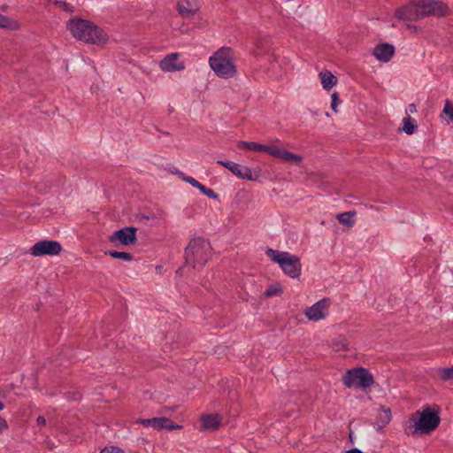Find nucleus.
I'll return each instance as SVG.
<instances>
[{
	"label": "nucleus",
	"instance_id": "3",
	"mask_svg": "<svg viewBox=\"0 0 453 453\" xmlns=\"http://www.w3.org/2000/svg\"><path fill=\"white\" fill-rule=\"evenodd\" d=\"M209 64L215 74L222 79H229L237 73L233 51L230 47H221L209 58Z\"/></svg>",
	"mask_w": 453,
	"mask_h": 453
},
{
	"label": "nucleus",
	"instance_id": "20",
	"mask_svg": "<svg viewBox=\"0 0 453 453\" xmlns=\"http://www.w3.org/2000/svg\"><path fill=\"white\" fill-rule=\"evenodd\" d=\"M356 215V211H347L343 213H340L337 215V219L339 222L348 227H351L354 226L353 217Z\"/></svg>",
	"mask_w": 453,
	"mask_h": 453
},
{
	"label": "nucleus",
	"instance_id": "36",
	"mask_svg": "<svg viewBox=\"0 0 453 453\" xmlns=\"http://www.w3.org/2000/svg\"><path fill=\"white\" fill-rule=\"evenodd\" d=\"M195 188H197L201 193L205 192V190L207 188V187H205L204 185L201 184L199 181L197 182V184L196 185Z\"/></svg>",
	"mask_w": 453,
	"mask_h": 453
},
{
	"label": "nucleus",
	"instance_id": "31",
	"mask_svg": "<svg viewBox=\"0 0 453 453\" xmlns=\"http://www.w3.org/2000/svg\"><path fill=\"white\" fill-rule=\"evenodd\" d=\"M100 453H125L123 449H121L119 447L111 446L110 448L105 447L104 449L101 450Z\"/></svg>",
	"mask_w": 453,
	"mask_h": 453
},
{
	"label": "nucleus",
	"instance_id": "15",
	"mask_svg": "<svg viewBox=\"0 0 453 453\" xmlns=\"http://www.w3.org/2000/svg\"><path fill=\"white\" fill-rule=\"evenodd\" d=\"M179 58L178 53H171L168 54L163 60L160 62V67L163 71L165 72H174L180 71L184 68L183 63H177V59Z\"/></svg>",
	"mask_w": 453,
	"mask_h": 453
},
{
	"label": "nucleus",
	"instance_id": "40",
	"mask_svg": "<svg viewBox=\"0 0 453 453\" xmlns=\"http://www.w3.org/2000/svg\"><path fill=\"white\" fill-rule=\"evenodd\" d=\"M4 405L2 402H0V411H2L4 409Z\"/></svg>",
	"mask_w": 453,
	"mask_h": 453
},
{
	"label": "nucleus",
	"instance_id": "13",
	"mask_svg": "<svg viewBox=\"0 0 453 453\" xmlns=\"http://www.w3.org/2000/svg\"><path fill=\"white\" fill-rule=\"evenodd\" d=\"M200 9L198 0H185V3H177V11L182 18H192Z\"/></svg>",
	"mask_w": 453,
	"mask_h": 453
},
{
	"label": "nucleus",
	"instance_id": "1",
	"mask_svg": "<svg viewBox=\"0 0 453 453\" xmlns=\"http://www.w3.org/2000/svg\"><path fill=\"white\" fill-rule=\"evenodd\" d=\"M66 27L74 38L88 43L104 44L108 40V35L104 30L88 19H71L67 22Z\"/></svg>",
	"mask_w": 453,
	"mask_h": 453
},
{
	"label": "nucleus",
	"instance_id": "37",
	"mask_svg": "<svg viewBox=\"0 0 453 453\" xmlns=\"http://www.w3.org/2000/svg\"><path fill=\"white\" fill-rule=\"evenodd\" d=\"M406 27L411 31V32H417L418 31V27L414 25H411V24H407L406 25Z\"/></svg>",
	"mask_w": 453,
	"mask_h": 453
},
{
	"label": "nucleus",
	"instance_id": "10",
	"mask_svg": "<svg viewBox=\"0 0 453 453\" xmlns=\"http://www.w3.org/2000/svg\"><path fill=\"white\" fill-rule=\"evenodd\" d=\"M329 298H323L316 302L312 306L308 307L305 311L306 317L312 321L323 319L328 314Z\"/></svg>",
	"mask_w": 453,
	"mask_h": 453
},
{
	"label": "nucleus",
	"instance_id": "35",
	"mask_svg": "<svg viewBox=\"0 0 453 453\" xmlns=\"http://www.w3.org/2000/svg\"><path fill=\"white\" fill-rule=\"evenodd\" d=\"M38 426H44L46 425V419L42 416H39L36 419Z\"/></svg>",
	"mask_w": 453,
	"mask_h": 453
},
{
	"label": "nucleus",
	"instance_id": "17",
	"mask_svg": "<svg viewBox=\"0 0 453 453\" xmlns=\"http://www.w3.org/2000/svg\"><path fill=\"white\" fill-rule=\"evenodd\" d=\"M221 416L219 414H203L201 417L202 430H217L221 423Z\"/></svg>",
	"mask_w": 453,
	"mask_h": 453
},
{
	"label": "nucleus",
	"instance_id": "4",
	"mask_svg": "<svg viewBox=\"0 0 453 453\" xmlns=\"http://www.w3.org/2000/svg\"><path fill=\"white\" fill-rule=\"evenodd\" d=\"M411 419L414 421L413 426L416 433L430 434L439 426L441 422L439 406L434 404V408H431L426 405L421 411H418L412 414Z\"/></svg>",
	"mask_w": 453,
	"mask_h": 453
},
{
	"label": "nucleus",
	"instance_id": "29",
	"mask_svg": "<svg viewBox=\"0 0 453 453\" xmlns=\"http://www.w3.org/2000/svg\"><path fill=\"white\" fill-rule=\"evenodd\" d=\"M341 103V100L339 98V95L337 92H334L331 96V109L334 111V112H337V107H338V104Z\"/></svg>",
	"mask_w": 453,
	"mask_h": 453
},
{
	"label": "nucleus",
	"instance_id": "6",
	"mask_svg": "<svg viewBox=\"0 0 453 453\" xmlns=\"http://www.w3.org/2000/svg\"><path fill=\"white\" fill-rule=\"evenodd\" d=\"M342 382L345 387L358 388H370L374 384L373 375L368 369L364 367H356L348 370L342 376Z\"/></svg>",
	"mask_w": 453,
	"mask_h": 453
},
{
	"label": "nucleus",
	"instance_id": "9",
	"mask_svg": "<svg viewBox=\"0 0 453 453\" xmlns=\"http://www.w3.org/2000/svg\"><path fill=\"white\" fill-rule=\"evenodd\" d=\"M136 231L137 229L134 226H127L115 231L110 235L109 241L111 242H119L122 245H133L136 242Z\"/></svg>",
	"mask_w": 453,
	"mask_h": 453
},
{
	"label": "nucleus",
	"instance_id": "22",
	"mask_svg": "<svg viewBox=\"0 0 453 453\" xmlns=\"http://www.w3.org/2000/svg\"><path fill=\"white\" fill-rule=\"evenodd\" d=\"M283 148H280L276 145H265L264 147V152L267 153L268 155L281 159L282 154L284 152Z\"/></svg>",
	"mask_w": 453,
	"mask_h": 453
},
{
	"label": "nucleus",
	"instance_id": "12",
	"mask_svg": "<svg viewBox=\"0 0 453 453\" xmlns=\"http://www.w3.org/2000/svg\"><path fill=\"white\" fill-rule=\"evenodd\" d=\"M418 12L416 2L412 1L408 4L396 9L395 17L405 21H417L420 19V16Z\"/></svg>",
	"mask_w": 453,
	"mask_h": 453
},
{
	"label": "nucleus",
	"instance_id": "8",
	"mask_svg": "<svg viewBox=\"0 0 453 453\" xmlns=\"http://www.w3.org/2000/svg\"><path fill=\"white\" fill-rule=\"evenodd\" d=\"M217 164L223 165L228 169L234 175L242 180H257L259 177L258 173H253L252 170L245 165L229 161V160H218Z\"/></svg>",
	"mask_w": 453,
	"mask_h": 453
},
{
	"label": "nucleus",
	"instance_id": "5",
	"mask_svg": "<svg viewBox=\"0 0 453 453\" xmlns=\"http://www.w3.org/2000/svg\"><path fill=\"white\" fill-rule=\"evenodd\" d=\"M270 258L277 263L282 271L290 278L296 279L301 275L302 264L300 258L286 251H278L269 249Z\"/></svg>",
	"mask_w": 453,
	"mask_h": 453
},
{
	"label": "nucleus",
	"instance_id": "24",
	"mask_svg": "<svg viewBox=\"0 0 453 453\" xmlns=\"http://www.w3.org/2000/svg\"><path fill=\"white\" fill-rule=\"evenodd\" d=\"M0 27L16 30L19 28V25L16 21L11 19L9 17L0 13Z\"/></svg>",
	"mask_w": 453,
	"mask_h": 453
},
{
	"label": "nucleus",
	"instance_id": "27",
	"mask_svg": "<svg viewBox=\"0 0 453 453\" xmlns=\"http://www.w3.org/2000/svg\"><path fill=\"white\" fill-rule=\"evenodd\" d=\"M391 411L388 408H385L381 406L380 409V421L386 425L388 424L391 420Z\"/></svg>",
	"mask_w": 453,
	"mask_h": 453
},
{
	"label": "nucleus",
	"instance_id": "21",
	"mask_svg": "<svg viewBox=\"0 0 453 453\" xmlns=\"http://www.w3.org/2000/svg\"><path fill=\"white\" fill-rule=\"evenodd\" d=\"M403 123V130L407 134H412L418 129L416 120L410 116L405 117Z\"/></svg>",
	"mask_w": 453,
	"mask_h": 453
},
{
	"label": "nucleus",
	"instance_id": "30",
	"mask_svg": "<svg viewBox=\"0 0 453 453\" xmlns=\"http://www.w3.org/2000/svg\"><path fill=\"white\" fill-rule=\"evenodd\" d=\"M180 175L184 181L190 184L194 188L196 187V185L198 182V180H196L195 178H193L191 176L185 175L183 173H180Z\"/></svg>",
	"mask_w": 453,
	"mask_h": 453
},
{
	"label": "nucleus",
	"instance_id": "16",
	"mask_svg": "<svg viewBox=\"0 0 453 453\" xmlns=\"http://www.w3.org/2000/svg\"><path fill=\"white\" fill-rule=\"evenodd\" d=\"M416 4L421 19L426 16L434 14L440 3L435 0H418L416 2Z\"/></svg>",
	"mask_w": 453,
	"mask_h": 453
},
{
	"label": "nucleus",
	"instance_id": "26",
	"mask_svg": "<svg viewBox=\"0 0 453 453\" xmlns=\"http://www.w3.org/2000/svg\"><path fill=\"white\" fill-rule=\"evenodd\" d=\"M440 379L443 381L453 380V365L449 367H441L437 370Z\"/></svg>",
	"mask_w": 453,
	"mask_h": 453
},
{
	"label": "nucleus",
	"instance_id": "19",
	"mask_svg": "<svg viewBox=\"0 0 453 453\" xmlns=\"http://www.w3.org/2000/svg\"><path fill=\"white\" fill-rule=\"evenodd\" d=\"M237 147L241 150H249L252 151L264 152L265 144H260L255 142L241 141L238 142Z\"/></svg>",
	"mask_w": 453,
	"mask_h": 453
},
{
	"label": "nucleus",
	"instance_id": "34",
	"mask_svg": "<svg viewBox=\"0 0 453 453\" xmlns=\"http://www.w3.org/2000/svg\"><path fill=\"white\" fill-rule=\"evenodd\" d=\"M8 427L7 421L0 417V433L3 432L4 429H6Z\"/></svg>",
	"mask_w": 453,
	"mask_h": 453
},
{
	"label": "nucleus",
	"instance_id": "23",
	"mask_svg": "<svg viewBox=\"0 0 453 453\" xmlns=\"http://www.w3.org/2000/svg\"><path fill=\"white\" fill-rule=\"evenodd\" d=\"M105 255H108L113 258L121 259L124 261H132L134 257L131 253L117 250H107Z\"/></svg>",
	"mask_w": 453,
	"mask_h": 453
},
{
	"label": "nucleus",
	"instance_id": "38",
	"mask_svg": "<svg viewBox=\"0 0 453 453\" xmlns=\"http://www.w3.org/2000/svg\"><path fill=\"white\" fill-rule=\"evenodd\" d=\"M409 111L411 113H415L417 111V107L415 104H409Z\"/></svg>",
	"mask_w": 453,
	"mask_h": 453
},
{
	"label": "nucleus",
	"instance_id": "2",
	"mask_svg": "<svg viewBox=\"0 0 453 453\" xmlns=\"http://www.w3.org/2000/svg\"><path fill=\"white\" fill-rule=\"evenodd\" d=\"M211 257V246L203 237H196L189 241L184 251V265H190L193 269L204 266Z\"/></svg>",
	"mask_w": 453,
	"mask_h": 453
},
{
	"label": "nucleus",
	"instance_id": "7",
	"mask_svg": "<svg viewBox=\"0 0 453 453\" xmlns=\"http://www.w3.org/2000/svg\"><path fill=\"white\" fill-rule=\"evenodd\" d=\"M62 250L60 242L53 240H42L35 242L30 249L34 257L56 256Z\"/></svg>",
	"mask_w": 453,
	"mask_h": 453
},
{
	"label": "nucleus",
	"instance_id": "14",
	"mask_svg": "<svg viewBox=\"0 0 453 453\" xmlns=\"http://www.w3.org/2000/svg\"><path fill=\"white\" fill-rule=\"evenodd\" d=\"M395 53V47L388 42L380 43L373 49V55L381 62H388Z\"/></svg>",
	"mask_w": 453,
	"mask_h": 453
},
{
	"label": "nucleus",
	"instance_id": "32",
	"mask_svg": "<svg viewBox=\"0 0 453 453\" xmlns=\"http://www.w3.org/2000/svg\"><path fill=\"white\" fill-rule=\"evenodd\" d=\"M209 198L217 199L219 197V195L212 189L207 188L205 192L203 193Z\"/></svg>",
	"mask_w": 453,
	"mask_h": 453
},
{
	"label": "nucleus",
	"instance_id": "25",
	"mask_svg": "<svg viewBox=\"0 0 453 453\" xmlns=\"http://www.w3.org/2000/svg\"><path fill=\"white\" fill-rule=\"evenodd\" d=\"M281 159L285 162L299 164L302 162L303 157L298 154H295L287 150H284Z\"/></svg>",
	"mask_w": 453,
	"mask_h": 453
},
{
	"label": "nucleus",
	"instance_id": "33",
	"mask_svg": "<svg viewBox=\"0 0 453 453\" xmlns=\"http://www.w3.org/2000/svg\"><path fill=\"white\" fill-rule=\"evenodd\" d=\"M278 292H280V289H279V288L270 287V288H268L265 290V296L266 297H270V296H273L276 295Z\"/></svg>",
	"mask_w": 453,
	"mask_h": 453
},
{
	"label": "nucleus",
	"instance_id": "28",
	"mask_svg": "<svg viewBox=\"0 0 453 453\" xmlns=\"http://www.w3.org/2000/svg\"><path fill=\"white\" fill-rule=\"evenodd\" d=\"M443 113L450 119L453 122V105L451 104L449 100H446L445 105L443 108Z\"/></svg>",
	"mask_w": 453,
	"mask_h": 453
},
{
	"label": "nucleus",
	"instance_id": "18",
	"mask_svg": "<svg viewBox=\"0 0 453 453\" xmlns=\"http://www.w3.org/2000/svg\"><path fill=\"white\" fill-rule=\"evenodd\" d=\"M319 78L323 88L326 90H330L337 83V78L328 70L321 71Z\"/></svg>",
	"mask_w": 453,
	"mask_h": 453
},
{
	"label": "nucleus",
	"instance_id": "41",
	"mask_svg": "<svg viewBox=\"0 0 453 453\" xmlns=\"http://www.w3.org/2000/svg\"><path fill=\"white\" fill-rule=\"evenodd\" d=\"M160 268H161V266H157V267H156V269H157V271H160Z\"/></svg>",
	"mask_w": 453,
	"mask_h": 453
},
{
	"label": "nucleus",
	"instance_id": "39",
	"mask_svg": "<svg viewBox=\"0 0 453 453\" xmlns=\"http://www.w3.org/2000/svg\"><path fill=\"white\" fill-rule=\"evenodd\" d=\"M346 453H365L357 448H353L346 451Z\"/></svg>",
	"mask_w": 453,
	"mask_h": 453
},
{
	"label": "nucleus",
	"instance_id": "11",
	"mask_svg": "<svg viewBox=\"0 0 453 453\" xmlns=\"http://www.w3.org/2000/svg\"><path fill=\"white\" fill-rule=\"evenodd\" d=\"M138 423L142 426L149 427L152 426L157 430H160L165 428L167 430H174L181 428L180 425H174L173 422L168 418H141L138 420Z\"/></svg>",
	"mask_w": 453,
	"mask_h": 453
}]
</instances>
